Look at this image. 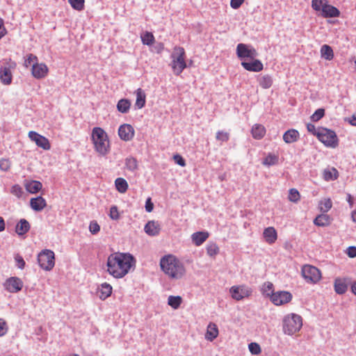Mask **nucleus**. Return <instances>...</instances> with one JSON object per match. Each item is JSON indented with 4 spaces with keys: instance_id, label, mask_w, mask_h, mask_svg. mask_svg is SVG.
Here are the masks:
<instances>
[{
    "instance_id": "obj_1",
    "label": "nucleus",
    "mask_w": 356,
    "mask_h": 356,
    "mask_svg": "<svg viewBox=\"0 0 356 356\" xmlns=\"http://www.w3.org/2000/svg\"><path fill=\"white\" fill-rule=\"evenodd\" d=\"M135 266L136 259L129 253L114 252L107 258V272L117 279L124 277Z\"/></svg>"
},
{
    "instance_id": "obj_2",
    "label": "nucleus",
    "mask_w": 356,
    "mask_h": 356,
    "mask_svg": "<svg viewBox=\"0 0 356 356\" xmlns=\"http://www.w3.org/2000/svg\"><path fill=\"white\" fill-rule=\"evenodd\" d=\"M160 266L164 273L171 279L179 280L186 274V268L183 263L172 254L162 257Z\"/></svg>"
},
{
    "instance_id": "obj_3",
    "label": "nucleus",
    "mask_w": 356,
    "mask_h": 356,
    "mask_svg": "<svg viewBox=\"0 0 356 356\" xmlns=\"http://www.w3.org/2000/svg\"><path fill=\"white\" fill-rule=\"evenodd\" d=\"M91 140L95 151L101 156H106L111 149L110 140L106 132L101 127H94L91 133Z\"/></svg>"
},
{
    "instance_id": "obj_4",
    "label": "nucleus",
    "mask_w": 356,
    "mask_h": 356,
    "mask_svg": "<svg viewBox=\"0 0 356 356\" xmlns=\"http://www.w3.org/2000/svg\"><path fill=\"white\" fill-rule=\"evenodd\" d=\"M171 59L170 65L172 72L175 75L179 76L187 67L184 49L182 47H175L171 54Z\"/></svg>"
},
{
    "instance_id": "obj_5",
    "label": "nucleus",
    "mask_w": 356,
    "mask_h": 356,
    "mask_svg": "<svg viewBox=\"0 0 356 356\" xmlns=\"http://www.w3.org/2000/svg\"><path fill=\"white\" fill-rule=\"evenodd\" d=\"M302 326V317L296 314H290L283 319V332L288 335H293L298 332Z\"/></svg>"
},
{
    "instance_id": "obj_6",
    "label": "nucleus",
    "mask_w": 356,
    "mask_h": 356,
    "mask_svg": "<svg viewBox=\"0 0 356 356\" xmlns=\"http://www.w3.org/2000/svg\"><path fill=\"white\" fill-rule=\"evenodd\" d=\"M317 138L328 147L335 148L339 145V139L336 133L327 128L319 127L318 129Z\"/></svg>"
},
{
    "instance_id": "obj_7",
    "label": "nucleus",
    "mask_w": 356,
    "mask_h": 356,
    "mask_svg": "<svg viewBox=\"0 0 356 356\" xmlns=\"http://www.w3.org/2000/svg\"><path fill=\"white\" fill-rule=\"evenodd\" d=\"M38 261L41 268L51 270L55 265L54 252L50 250H44L38 254Z\"/></svg>"
},
{
    "instance_id": "obj_8",
    "label": "nucleus",
    "mask_w": 356,
    "mask_h": 356,
    "mask_svg": "<svg viewBox=\"0 0 356 356\" xmlns=\"http://www.w3.org/2000/svg\"><path fill=\"white\" fill-rule=\"evenodd\" d=\"M302 275L307 282L316 284L321 279V273L316 267L306 264L304 265L301 270Z\"/></svg>"
},
{
    "instance_id": "obj_9",
    "label": "nucleus",
    "mask_w": 356,
    "mask_h": 356,
    "mask_svg": "<svg viewBox=\"0 0 356 356\" xmlns=\"http://www.w3.org/2000/svg\"><path fill=\"white\" fill-rule=\"evenodd\" d=\"M236 55L242 62L256 58L258 53L251 45L239 43L236 47Z\"/></svg>"
},
{
    "instance_id": "obj_10",
    "label": "nucleus",
    "mask_w": 356,
    "mask_h": 356,
    "mask_svg": "<svg viewBox=\"0 0 356 356\" xmlns=\"http://www.w3.org/2000/svg\"><path fill=\"white\" fill-rule=\"evenodd\" d=\"M15 66V62L10 58L4 60V65L0 68V79L2 83L5 85L11 83L13 79L11 69H14Z\"/></svg>"
},
{
    "instance_id": "obj_11",
    "label": "nucleus",
    "mask_w": 356,
    "mask_h": 356,
    "mask_svg": "<svg viewBox=\"0 0 356 356\" xmlns=\"http://www.w3.org/2000/svg\"><path fill=\"white\" fill-rule=\"evenodd\" d=\"M229 291L232 297L238 301L249 297L252 292L250 287L245 285L234 286L231 287Z\"/></svg>"
},
{
    "instance_id": "obj_12",
    "label": "nucleus",
    "mask_w": 356,
    "mask_h": 356,
    "mask_svg": "<svg viewBox=\"0 0 356 356\" xmlns=\"http://www.w3.org/2000/svg\"><path fill=\"white\" fill-rule=\"evenodd\" d=\"M28 136L38 147L44 150H49L51 149L50 143L46 137L34 131H30L28 134Z\"/></svg>"
},
{
    "instance_id": "obj_13",
    "label": "nucleus",
    "mask_w": 356,
    "mask_h": 356,
    "mask_svg": "<svg viewBox=\"0 0 356 356\" xmlns=\"http://www.w3.org/2000/svg\"><path fill=\"white\" fill-rule=\"evenodd\" d=\"M292 299V295L290 292L280 291L274 292L270 296V300L275 305H282L289 302Z\"/></svg>"
},
{
    "instance_id": "obj_14",
    "label": "nucleus",
    "mask_w": 356,
    "mask_h": 356,
    "mask_svg": "<svg viewBox=\"0 0 356 356\" xmlns=\"http://www.w3.org/2000/svg\"><path fill=\"white\" fill-rule=\"evenodd\" d=\"M135 135L134 127L129 124H123L118 129V136L124 141L131 140Z\"/></svg>"
},
{
    "instance_id": "obj_15",
    "label": "nucleus",
    "mask_w": 356,
    "mask_h": 356,
    "mask_svg": "<svg viewBox=\"0 0 356 356\" xmlns=\"http://www.w3.org/2000/svg\"><path fill=\"white\" fill-rule=\"evenodd\" d=\"M242 67L247 71L259 72L263 70L264 65L261 61L256 58L241 62Z\"/></svg>"
},
{
    "instance_id": "obj_16",
    "label": "nucleus",
    "mask_w": 356,
    "mask_h": 356,
    "mask_svg": "<svg viewBox=\"0 0 356 356\" xmlns=\"http://www.w3.org/2000/svg\"><path fill=\"white\" fill-rule=\"evenodd\" d=\"M4 287L10 293H17L22 290L23 282L19 278L12 277L6 280L4 283Z\"/></svg>"
},
{
    "instance_id": "obj_17",
    "label": "nucleus",
    "mask_w": 356,
    "mask_h": 356,
    "mask_svg": "<svg viewBox=\"0 0 356 356\" xmlns=\"http://www.w3.org/2000/svg\"><path fill=\"white\" fill-rule=\"evenodd\" d=\"M49 73V68L45 63H35L31 67V74L32 76L37 79H41L47 76Z\"/></svg>"
},
{
    "instance_id": "obj_18",
    "label": "nucleus",
    "mask_w": 356,
    "mask_h": 356,
    "mask_svg": "<svg viewBox=\"0 0 356 356\" xmlns=\"http://www.w3.org/2000/svg\"><path fill=\"white\" fill-rule=\"evenodd\" d=\"M263 236L265 241L271 245L277 239V233L273 227H268L264 230Z\"/></svg>"
},
{
    "instance_id": "obj_19",
    "label": "nucleus",
    "mask_w": 356,
    "mask_h": 356,
    "mask_svg": "<svg viewBox=\"0 0 356 356\" xmlns=\"http://www.w3.org/2000/svg\"><path fill=\"white\" fill-rule=\"evenodd\" d=\"M24 186L25 189L31 194L38 193L42 188V184L40 181L36 180H26Z\"/></svg>"
},
{
    "instance_id": "obj_20",
    "label": "nucleus",
    "mask_w": 356,
    "mask_h": 356,
    "mask_svg": "<svg viewBox=\"0 0 356 356\" xmlns=\"http://www.w3.org/2000/svg\"><path fill=\"white\" fill-rule=\"evenodd\" d=\"M31 209L35 211H40L47 206L46 200L41 196L33 197L30 200Z\"/></svg>"
},
{
    "instance_id": "obj_21",
    "label": "nucleus",
    "mask_w": 356,
    "mask_h": 356,
    "mask_svg": "<svg viewBox=\"0 0 356 356\" xmlns=\"http://www.w3.org/2000/svg\"><path fill=\"white\" fill-rule=\"evenodd\" d=\"M219 331L218 326L214 323H209L205 334V339L209 341H213L218 336Z\"/></svg>"
},
{
    "instance_id": "obj_22",
    "label": "nucleus",
    "mask_w": 356,
    "mask_h": 356,
    "mask_svg": "<svg viewBox=\"0 0 356 356\" xmlns=\"http://www.w3.org/2000/svg\"><path fill=\"white\" fill-rule=\"evenodd\" d=\"M339 10L334 6L328 4L327 3L323 6L321 11V15L323 17H335L339 16Z\"/></svg>"
},
{
    "instance_id": "obj_23",
    "label": "nucleus",
    "mask_w": 356,
    "mask_h": 356,
    "mask_svg": "<svg viewBox=\"0 0 356 356\" xmlns=\"http://www.w3.org/2000/svg\"><path fill=\"white\" fill-rule=\"evenodd\" d=\"M299 138V132L293 129L286 131L283 135V140L286 143H292L296 142Z\"/></svg>"
},
{
    "instance_id": "obj_24",
    "label": "nucleus",
    "mask_w": 356,
    "mask_h": 356,
    "mask_svg": "<svg viewBox=\"0 0 356 356\" xmlns=\"http://www.w3.org/2000/svg\"><path fill=\"white\" fill-rule=\"evenodd\" d=\"M145 232L149 236H156L159 234L160 227L155 221H149L145 226Z\"/></svg>"
},
{
    "instance_id": "obj_25",
    "label": "nucleus",
    "mask_w": 356,
    "mask_h": 356,
    "mask_svg": "<svg viewBox=\"0 0 356 356\" xmlns=\"http://www.w3.org/2000/svg\"><path fill=\"white\" fill-rule=\"evenodd\" d=\"M252 136L254 139H261L266 134V128L260 124H255L251 130Z\"/></svg>"
},
{
    "instance_id": "obj_26",
    "label": "nucleus",
    "mask_w": 356,
    "mask_h": 356,
    "mask_svg": "<svg viewBox=\"0 0 356 356\" xmlns=\"http://www.w3.org/2000/svg\"><path fill=\"white\" fill-rule=\"evenodd\" d=\"M209 237L207 232H197L192 234L191 238L197 246L202 245Z\"/></svg>"
},
{
    "instance_id": "obj_27",
    "label": "nucleus",
    "mask_w": 356,
    "mask_h": 356,
    "mask_svg": "<svg viewBox=\"0 0 356 356\" xmlns=\"http://www.w3.org/2000/svg\"><path fill=\"white\" fill-rule=\"evenodd\" d=\"M30 224L26 219H21L15 227V232L18 235H24L30 229Z\"/></svg>"
},
{
    "instance_id": "obj_28",
    "label": "nucleus",
    "mask_w": 356,
    "mask_h": 356,
    "mask_svg": "<svg viewBox=\"0 0 356 356\" xmlns=\"http://www.w3.org/2000/svg\"><path fill=\"white\" fill-rule=\"evenodd\" d=\"M334 291L338 294H343L346 292L348 286L346 280L341 278H337L334 283Z\"/></svg>"
},
{
    "instance_id": "obj_29",
    "label": "nucleus",
    "mask_w": 356,
    "mask_h": 356,
    "mask_svg": "<svg viewBox=\"0 0 356 356\" xmlns=\"http://www.w3.org/2000/svg\"><path fill=\"white\" fill-rule=\"evenodd\" d=\"M338 177L339 172L335 168H328L323 172V177L327 181L335 180Z\"/></svg>"
},
{
    "instance_id": "obj_30",
    "label": "nucleus",
    "mask_w": 356,
    "mask_h": 356,
    "mask_svg": "<svg viewBox=\"0 0 356 356\" xmlns=\"http://www.w3.org/2000/svg\"><path fill=\"white\" fill-rule=\"evenodd\" d=\"M112 289H113V288L109 284H108L106 282L102 284L100 286V288H99V298L102 300L106 299L108 297H109L111 295Z\"/></svg>"
},
{
    "instance_id": "obj_31",
    "label": "nucleus",
    "mask_w": 356,
    "mask_h": 356,
    "mask_svg": "<svg viewBox=\"0 0 356 356\" xmlns=\"http://www.w3.org/2000/svg\"><path fill=\"white\" fill-rule=\"evenodd\" d=\"M116 190L120 193H125L128 190V183L125 179L118 177L115 180Z\"/></svg>"
},
{
    "instance_id": "obj_32",
    "label": "nucleus",
    "mask_w": 356,
    "mask_h": 356,
    "mask_svg": "<svg viewBox=\"0 0 356 356\" xmlns=\"http://www.w3.org/2000/svg\"><path fill=\"white\" fill-rule=\"evenodd\" d=\"M124 164L126 169L129 171L135 172L138 169V162L135 157L129 156L126 158Z\"/></svg>"
},
{
    "instance_id": "obj_33",
    "label": "nucleus",
    "mask_w": 356,
    "mask_h": 356,
    "mask_svg": "<svg viewBox=\"0 0 356 356\" xmlns=\"http://www.w3.org/2000/svg\"><path fill=\"white\" fill-rule=\"evenodd\" d=\"M321 56L327 60H331L334 58V52L332 47L327 44H323L321 48Z\"/></svg>"
},
{
    "instance_id": "obj_34",
    "label": "nucleus",
    "mask_w": 356,
    "mask_h": 356,
    "mask_svg": "<svg viewBox=\"0 0 356 356\" xmlns=\"http://www.w3.org/2000/svg\"><path fill=\"white\" fill-rule=\"evenodd\" d=\"M136 93V100L135 105L138 108H142L145 104V93L141 88H138Z\"/></svg>"
},
{
    "instance_id": "obj_35",
    "label": "nucleus",
    "mask_w": 356,
    "mask_h": 356,
    "mask_svg": "<svg viewBox=\"0 0 356 356\" xmlns=\"http://www.w3.org/2000/svg\"><path fill=\"white\" fill-rule=\"evenodd\" d=\"M259 86L264 89H268L273 85V79L271 76L265 74L260 76L258 79Z\"/></svg>"
},
{
    "instance_id": "obj_36",
    "label": "nucleus",
    "mask_w": 356,
    "mask_h": 356,
    "mask_svg": "<svg viewBox=\"0 0 356 356\" xmlns=\"http://www.w3.org/2000/svg\"><path fill=\"white\" fill-rule=\"evenodd\" d=\"M131 107V102L127 99H121L117 104V109L122 113H127L129 112Z\"/></svg>"
},
{
    "instance_id": "obj_37",
    "label": "nucleus",
    "mask_w": 356,
    "mask_h": 356,
    "mask_svg": "<svg viewBox=\"0 0 356 356\" xmlns=\"http://www.w3.org/2000/svg\"><path fill=\"white\" fill-rule=\"evenodd\" d=\"M314 223L316 226L325 227L330 224V218L328 215L321 214L314 219Z\"/></svg>"
},
{
    "instance_id": "obj_38",
    "label": "nucleus",
    "mask_w": 356,
    "mask_h": 356,
    "mask_svg": "<svg viewBox=\"0 0 356 356\" xmlns=\"http://www.w3.org/2000/svg\"><path fill=\"white\" fill-rule=\"evenodd\" d=\"M183 299L180 296H170L168 298V304L174 309H177L181 303Z\"/></svg>"
},
{
    "instance_id": "obj_39",
    "label": "nucleus",
    "mask_w": 356,
    "mask_h": 356,
    "mask_svg": "<svg viewBox=\"0 0 356 356\" xmlns=\"http://www.w3.org/2000/svg\"><path fill=\"white\" fill-rule=\"evenodd\" d=\"M141 41L143 44L151 46L154 43L155 38L152 33L145 31L140 35Z\"/></svg>"
},
{
    "instance_id": "obj_40",
    "label": "nucleus",
    "mask_w": 356,
    "mask_h": 356,
    "mask_svg": "<svg viewBox=\"0 0 356 356\" xmlns=\"http://www.w3.org/2000/svg\"><path fill=\"white\" fill-rule=\"evenodd\" d=\"M279 157L277 155H275L274 154H268L266 158L263 160V165L266 166H270L275 165L278 163Z\"/></svg>"
},
{
    "instance_id": "obj_41",
    "label": "nucleus",
    "mask_w": 356,
    "mask_h": 356,
    "mask_svg": "<svg viewBox=\"0 0 356 356\" xmlns=\"http://www.w3.org/2000/svg\"><path fill=\"white\" fill-rule=\"evenodd\" d=\"M332 207V202L330 198L322 200L318 204L319 209L323 213L327 212Z\"/></svg>"
},
{
    "instance_id": "obj_42",
    "label": "nucleus",
    "mask_w": 356,
    "mask_h": 356,
    "mask_svg": "<svg viewBox=\"0 0 356 356\" xmlns=\"http://www.w3.org/2000/svg\"><path fill=\"white\" fill-rule=\"evenodd\" d=\"M69 3L73 9L81 11L85 7V0H68Z\"/></svg>"
},
{
    "instance_id": "obj_43",
    "label": "nucleus",
    "mask_w": 356,
    "mask_h": 356,
    "mask_svg": "<svg viewBox=\"0 0 356 356\" xmlns=\"http://www.w3.org/2000/svg\"><path fill=\"white\" fill-rule=\"evenodd\" d=\"M327 0H312V7L316 11H322L323 6L327 3Z\"/></svg>"
},
{
    "instance_id": "obj_44",
    "label": "nucleus",
    "mask_w": 356,
    "mask_h": 356,
    "mask_svg": "<svg viewBox=\"0 0 356 356\" xmlns=\"http://www.w3.org/2000/svg\"><path fill=\"white\" fill-rule=\"evenodd\" d=\"M207 252L210 257H214L219 252V248L216 243H211L207 247Z\"/></svg>"
},
{
    "instance_id": "obj_45",
    "label": "nucleus",
    "mask_w": 356,
    "mask_h": 356,
    "mask_svg": "<svg viewBox=\"0 0 356 356\" xmlns=\"http://www.w3.org/2000/svg\"><path fill=\"white\" fill-rule=\"evenodd\" d=\"M300 198V193L296 188H291L289 193V200L293 202H297Z\"/></svg>"
},
{
    "instance_id": "obj_46",
    "label": "nucleus",
    "mask_w": 356,
    "mask_h": 356,
    "mask_svg": "<svg viewBox=\"0 0 356 356\" xmlns=\"http://www.w3.org/2000/svg\"><path fill=\"white\" fill-rule=\"evenodd\" d=\"M216 138L222 143L227 142L229 139V134L225 131H218L216 133Z\"/></svg>"
},
{
    "instance_id": "obj_47",
    "label": "nucleus",
    "mask_w": 356,
    "mask_h": 356,
    "mask_svg": "<svg viewBox=\"0 0 356 356\" xmlns=\"http://www.w3.org/2000/svg\"><path fill=\"white\" fill-rule=\"evenodd\" d=\"M9 327L6 320L0 318V337H4L8 332Z\"/></svg>"
},
{
    "instance_id": "obj_48",
    "label": "nucleus",
    "mask_w": 356,
    "mask_h": 356,
    "mask_svg": "<svg viewBox=\"0 0 356 356\" xmlns=\"http://www.w3.org/2000/svg\"><path fill=\"white\" fill-rule=\"evenodd\" d=\"M38 62V58L36 56L29 54L26 56V58L24 61V65L28 67L30 65H33L35 63Z\"/></svg>"
},
{
    "instance_id": "obj_49",
    "label": "nucleus",
    "mask_w": 356,
    "mask_h": 356,
    "mask_svg": "<svg viewBox=\"0 0 356 356\" xmlns=\"http://www.w3.org/2000/svg\"><path fill=\"white\" fill-rule=\"evenodd\" d=\"M108 216L110 218L114 220H118L120 219V213L117 206L113 205L111 207Z\"/></svg>"
},
{
    "instance_id": "obj_50",
    "label": "nucleus",
    "mask_w": 356,
    "mask_h": 356,
    "mask_svg": "<svg viewBox=\"0 0 356 356\" xmlns=\"http://www.w3.org/2000/svg\"><path fill=\"white\" fill-rule=\"evenodd\" d=\"M10 193L18 198L22 197L24 192L22 188L19 184H15L10 189Z\"/></svg>"
},
{
    "instance_id": "obj_51",
    "label": "nucleus",
    "mask_w": 356,
    "mask_h": 356,
    "mask_svg": "<svg viewBox=\"0 0 356 356\" xmlns=\"http://www.w3.org/2000/svg\"><path fill=\"white\" fill-rule=\"evenodd\" d=\"M325 115V110L323 108L317 109L311 116V120L314 122L320 120Z\"/></svg>"
},
{
    "instance_id": "obj_52",
    "label": "nucleus",
    "mask_w": 356,
    "mask_h": 356,
    "mask_svg": "<svg viewBox=\"0 0 356 356\" xmlns=\"http://www.w3.org/2000/svg\"><path fill=\"white\" fill-rule=\"evenodd\" d=\"M249 350L252 355H259L261 350L257 343L252 342L248 345Z\"/></svg>"
},
{
    "instance_id": "obj_53",
    "label": "nucleus",
    "mask_w": 356,
    "mask_h": 356,
    "mask_svg": "<svg viewBox=\"0 0 356 356\" xmlns=\"http://www.w3.org/2000/svg\"><path fill=\"white\" fill-rule=\"evenodd\" d=\"M11 166L10 161L7 159H0V169L2 171L6 172L8 171Z\"/></svg>"
},
{
    "instance_id": "obj_54",
    "label": "nucleus",
    "mask_w": 356,
    "mask_h": 356,
    "mask_svg": "<svg viewBox=\"0 0 356 356\" xmlns=\"http://www.w3.org/2000/svg\"><path fill=\"white\" fill-rule=\"evenodd\" d=\"M89 230L92 234H97L100 230V226L97 221L93 220L90 222Z\"/></svg>"
},
{
    "instance_id": "obj_55",
    "label": "nucleus",
    "mask_w": 356,
    "mask_h": 356,
    "mask_svg": "<svg viewBox=\"0 0 356 356\" xmlns=\"http://www.w3.org/2000/svg\"><path fill=\"white\" fill-rule=\"evenodd\" d=\"M15 260L17 263V265L18 266L19 268L20 269H23L25 266V261L24 260V259L22 258V256H20L19 254H17L15 257Z\"/></svg>"
},
{
    "instance_id": "obj_56",
    "label": "nucleus",
    "mask_w": 356,
    "mask_h": 356,
    "mask_svg": "<svg viewBox=\"0 0 356 356\" xmlns=\"http://www.w3.org/2000/svg\"><path fill=\"white\" fill-rule=\"evenodd\" d=\"M173 159L175 162L177 163L179 165L182 167H184L186 165V161L181 155L176 154L173 156Z\"/></svg>"
},
{
    "instance_id": "obj_57",
    "label": "nucleus",
    "mask_w": 356,
    "mask_h": 356,
    "mask_svg": "<svg viewBox=\"0 0 356 356\" xmlns=\"http://www.w3.org/2000/svg\"><path fill=\"white\" fill-rule=\"evenodd\" d=\"M245 0H231L230 6L234 9H238L243 3Z\"/></svg>"
},
{
    "instance_id": "obj_58",
    "label": "nucleus",
    "mask_w": 356,
    "mask_h": 356,
    "mask_svg": "<svg viewBox=\"0 0 356 356\" xmlns=\"http://www.w3.org/2000/svg\"><path fill=\"white\" fill-rule=\"evenodd\" d=\"M307 129L309 132L317 137L318 129L316 128L314 124L308 123L307 124Z\"/></svg>"
},
{
    "instance_id": "obj_59",
    "label": "nucleus",
    "mask_w": 356,
    "mask_h": 356,
    "mask_svg": "<svg viewBox=\"0 0 356 356\" xmlns=\"http://www.w3.org/2000/svg\"><path fill=\"white\" fill-rule=\"evenodd\" d=\"M347 254L350 258H354L356 257V247L350 246L347 249Z\"/></svg>"
},
{
    "instance_id": "obj_60",
    "label": "nucleus",
    "mask_w": 356,
    "mask_h": 356,
    "mask_svg": "<svg viewBox=\"0 0 356 356\" xmlns=\"http://www.w3.org/2000/svg\"><path fill=\"white\" fill-rule=\"evenodd\" d=\"M7 31L3 24V20L0 18V40L6 34Z\"/></svg>"
},
{
    "instance_id": "obj_61",
    "label": "nucleus",
    "mask_w": 356,
    "mask_h": 356,
    "mask_svg": "<svg viewBox=\"0 0 356 356\" xmlns=\"http://www.w3.org/2000/svg\"><path fill=\"white\" fill-rule=\"evenodd\" d=\"M153 209H154V204L152 202L151 198L149 197L146 200V202H145V209L147 212H151V211H152Z\"/></svg>"
},
{
    "instance_id": "obj_62",
    "label": "nucleus",
    "mask_w": 356,
    "mask_h": 356,
    "mask_svg": "<svg viewBox=\"0 0 356 356\" xmlns=\"http://www.w3.org/2000/svg\"><path fill=\"white\" fill-rule=\"evenodd\" d=\"M347 200H348V202L350 204V207H353V196L350 194H348V195H347Z\"/></svg>"
},
{
    "instance_id": "obj_63",
    "label": "nucleus",
    "mask_w": 356,
    "mask_h": 356,
    "mask_svg": "<svg viewBox=\"0 0 356 356\" xmlns=\"http://www.w3.org/2000/svg\"><path fill=\"white\" fill-rule=\"evenodd\" d=\"M5 229V221L2 217H0V232Z\"/></svg>"
},
{
    "instance_id": "obj_64",
    "label": "nucleus",
    "mask_w": 356,
    "mask_h": 356,
    "mask_svg": "<svg viewBox=\"0 0 356 356\" xmlns=\"http://www.w3.org/2000/svg\"><path fill=\"white\" fill-rule=\"evenodd\" d=\"M351 291L356 296V282H355L352 284Z\"/></svg>"
}]
</instances>
